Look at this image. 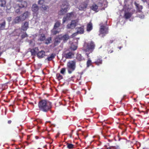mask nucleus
Returning a JSON list of instances; mask_svg holds the SVG:
<instances>
[{"instance_id":"obj_1","label":"nucleus","mask_w":149,"mask_h":149,"mask_svg":"<svg viewBox=\"0 0 149 149\" xmlns=\"http://www.w3.org/2000/svg\"><path fill=\"white\" fill-rule=\"evenodd\" d=\"M38 107L40 111L47 112L51 111L52 104L51 102L46 99H42L39 102Z\"/></svg>"},{"instance_id":"obj_2","label":"nucleus","mask_w":149,"mask_h":149,"mask_svg":"<svg viewBox=\"0 0 149 149\" xmlns=\"http://www.w3.org/2000/svg\"><path fill=\"white\" fill-rule=\"evenodd\" d=\"M67 65L68 73L70 74H71L76 68V61L75 60L70 61L67 62Z\"/></svg>"},{"instance_id":"obj_3","label":"nucleus","mask_w":149,"mask_h":149,"mask_svg":"<svg viewBox=\"0 0 149 149\" xmlns=\"http://www.w3.org/2000/svg\"><path fill=\"white\" fill-rule=\"evenodd\" d=\"M86 49H84V50L85 52H92L95 49V45L93 41L86 43Z\"/></svg>"},{"instance_id":"obj_4","label":"nucleus","mask_w":149,"mask_h":149,"mask_svg":"<svg viewBox=\"0 0 149 149\" xmlns=\"http://www.w3.org/2000/svg\"><path fill=\"white\" fill-rule=\"evenodd\" d=\"M61 24V22L58 21L55 23L53 28L52 30V33L53 35H55L59 33L60 31V29L58 28L60 26Z\"/></svg>"},{"instance_id":"obj_5","label":"nucleus","mask_w":149,"mask_h":149,"mask_svg":"<svg viewBox=\"0 0 149 149\" xmlns=\"http://www.w3.org/2000/svg\"><path fill=\"white\" fill-rule=\"evenodd\" d=\"M108 27L104 25H102L100 26V33L102 35L103 37L105 35L108 33Z\"/></svg>"},{"instance_id":"obj_6","label":"nucleus","mask_w":149,"mask_h":149,"mask_svg":"<svg viewBox=\"0 0 149 149\" xmlns=\"http://www.w3.org/2000/svg\"><path fill=\"white\" fill-rule=\"evenodd\" d=\"M27 3L26 1H24L22 2L21 4H18L16 5L15 7V11L17 13H18L20 12V9L24 8H26L27 7Z\"/></svg>"},{"instance_id":"obj_7","label":"nucleus","mask_w":149,"mask_h":149,"mask_svg":"<svg viewBox=\"0 0 149 149\" xmlns=\"http://www.w3.org/2000/svg\"><path fill=\"white\" fill-rule=\"evenodd\" d=\"M78 20L77 19L72 20L70 23L68 24L67 28L68 29H73L77 25Z\"/></svg>"},{"instance_id":"obj_8","label":"nucleus","mask_w":149,"mask_h":149,"mask_svg":"<svg viewBox=\"0 0 149 149\" xmlns=\"http://www.w3.org/2000/svg\"><path fill=\"white\" fill-rule=\"evenodd\" d=\"M31 9L32 11L33 12V14H36V15H37L39 10V7L36 4H33L32 5Z\"/></svg>"},{"instance_id":"obj_9","label":"nucleus","mask_w":149,"mask_h":149,"mask_svg":"<svg viewBox=\"0 0 149 149\" xmlns=\"http://www.w3.org/2000/svg\"><path fill=\"white\" fill-rule=\"evenodd\" d=\"M64 35L63 36H61V35L59 36L58 37L56 38L55 39V41L54 42V45H56L57 44L60 42V40L63 39V40H65V37Z\"/></svg>"},{"instance_id":"obj_10","label":"nucleus","mask_w":149,"mask_h":149,"mask_svg":"<svg viewBox=\"0 0 149 149\" xmlns=\"http://www.w3.org/2000/svg\"><path fill=\"white\" fill-rule=\"evenodd\" d=\"M77 29V31L75 33H74L73 34L74 36L77 35L78 33L80 34H82L84 32V26H82L80 27H78L76 28Z\"/></svg>"},{"instance_id":"obj_11","label":"nucleus","mask_w":149,"mask_h":149,"mask_svg":"<svg viewBox=\"0 0 149 149\" xmlns=\"http://www.w3.org/2000/svg\"><path fill=\"white\" fill-rule=\"evenodd\" d=\"M94 63L97 65L102 64V57L101 56H97L94 62Z\"/></svg>"},{"instance_id":"obj_12","label":"nucleus","mask_w":149,"mask_h":149,"mask_svg":"<svg viewBox=\"0 0 149 149\" xmlns=\"http://www.w3.org/2000/svg\"><path fill=\"white\" fill-rule=\"evenodd\" d=\"M65 4H63L61 6V9L58 12V14L59 15H64L65 13Z\"/></svg>"},{"instance_id":"obj_13","label":"nucleus","mask_w":149,"mask_h":149,"mask_svg":"<svg viewBox=\"0 0 149 149\" xmlns=\"http://www.w3.org/2000/svg\"><path fill=\"white\" fill-rule=\"evenodd\" d=\"M74 53L72 52H69L66 53V59H72L74 57Z\"/></svg>"},{"instance_id":"obj_14","label":"nucleus","mask_w":149,"mask_h":149,"mask_svg":"<svg viewBox=\"0 0 149 149\" xmlns=\"http://www.w3.org/2000/svg\"><path fill=\"white\" fill-rule=\"evenodd\" d=\"M29 22H25L22 26V29L23 31H26L29 28Z\"/></svg>"},{"instance_id":"obj_15","label":"nucleus","mask_w":149,"mask_h":149,"mask_svg":"<svg viewBox=\"0 0 149 149\" xmlns=\"http://www.w3.org/2000/svg\"><path fill=\"white\" fill-rule=\"evenodd\" d=\"M56 56V55L55 54H51L45 59V61H52L55 58Z\"/></svg>"},{"instance_id":"obj_16","label":"nucleus","mask_w":149,"mask_h":149,"mask_svg":"<svg viewBox=\"0 0 149 149\" xmlns=\"http://www.w3.org/2000/svg\"><path fill=\"white\" fill-rule=\"evenodd\" d=\"M29 15V13L26 11L24 12L22 15H20V17L22 18V21H24L28 17Z\"/></svg>"},{"instance_id":"obj_17","label":"nucleus","mask_w":149,"mask_h":149,"mask_svg":"<svg viewBox=\"0 0 149 149\" xmlns=\"http://www.w3.org/2000/svg\"><path fill=\"white\" fill-rule=\"evenodd\" d=\"M45 53V52L44 51L41 50L37 53V56L39 58H42L46 56Z\"/></svg>"},{"instance_id":"obj_18","label":"nucleus","mask_w":149,"mask_h":149,"mask_svg":"<svg viewBox=\"0 0 149 149\" xmlns=\"http://www.w3.org/2000/svg\"><path fill=\"white\" fill-rule=\"evenodd\" d=\"M87 6V3L86 2H83L79 5V9L80 10H83L86 8Z\"/></svg>"},{"instance_id":"obj_19","label":"nucleus","mask_w":149,"mask_h":149,"mask_svg":"<svg viewBox=\"0 0 149 149\" xmlns=\"http://www.w3.org/2000/svg\"><path fill=\"white\" fill-rule=\"evenodd\" d=\"M74 16V12H71L67 13L66 15V19H70L73 18Z\"/></svg>"},{"instance_id":"obj_20","label":"nucleus","mask_w":149,"mask_h":149,"mask_svg":"<svg viewBox=\"0 0 149 149\" xmlns=\"http://www.w3.org/2000/svg\"><path fill=\"white\" fill-rule=\"evenodd\" d=\"M134 4L136 6L137 11L139 12H141V10L143 8V6L137 3L136 2L134 3Z\"/></svg>"},{"instance_id":"obj_21","label":"nucleus","mask_w":149,"mask_h":149,"mask_svg":"<svg viewBox=\"0 0 149 149\" xmlns=\"http://www.w3.org/2000/svg\"><path fill=\"white\" fill-rule=\"evenodd\" d=\"M21 21H22V18L20 15L15 18L13 20V22L15 24H17Z\"/></svg>"},{"instance_id":"obj_22","label":"nucleus","mask_w":149,"mask_h":149,"mask_svg":"<svg viewBox=\"0 0 149 149\" xmlns=\"http://www.w3.org/2000/svg\"><path fill=\"white\" fill-rule=\"evenodd\" d=\"M93 29V24L92 23L90 22L88 23L87 25L86 31L89 32Z\"/></svg>"},{"instance_id":"obj_23","label":"nucleus","mask_w":149,"mask_h":149,"mask_svg":"<svg viewBox=\"0 0 149 149\" xmlns=\"http://www.w3.org/2000/svg\"><path fill=\"white\" fill-rule=\"evenodd\" d=\"M132 14L133 13L132 12H125V13L124 17L125 19H128L131 17Z\"/></svg>"},{"instance_id":"obj_24","label":"nucleus","mask_w":149,"mask_h":149,"mask_svg":"<svg viewBox=\"0 0 149 149\" xmlns=\"http://www.w3.org/2000/svg\"><path fill=\"white\" fill-rule=\"evenodd\" d=\"M91 9L97 12L98 6L95 4H93L91 7Z\"/></svg>"},{"instance_id":"obj_25","label":"nucleus","mask_w":149,"mask_h":149,"mask_svg":"<svg viewBox=\"0 0 149 149\" xmlns=\"http://www.w3.org/2000/svg\"><path fill=\"white\" fill-rule=\"evenodd\" d=\"M45 36L44 34H42L40 35L39 38L38 39V40L40 41H43L45 39Z\"/></svg>"},{"instance_id":"obj_26","label":"nucleus","mask_w":149,"mask_h":149,"mask_svg":"<svg viewBox=\"0 0 149 149\" xmlns=\"http://www.w3.org/2000/svg\"><path fill=\"white\" fill-rule=\"evenodd\" d=\"M6 0H0V6L1 7H5L6 6Z\"/></svg>"},{"instance_id":"obj_27","label":"nucleus","mask_w":149,"mask_h":149,"mask_svg":"<svg viewBox=\"0 0 149 149\" xmlns=\"http://www.w3.org/2000/svg\"><path fill=\"white\" fill-rule=\"evenodd\" d=\"M67 146V148L68 149H72L74 147V145L72 143H69L66 142Z\"/></svg>"},{"instance_id":"obj_28","label":"nucleus","mask_w":149,"mask_h":149,"mask_svg":"<svg viewBox=\"0 0 149 149\" xmlns=\"http://www.w3.org/2000/svg\"><path fill=\"white\" fill-rule=\"evenodd\" d=\"M6 22L5 20L2 23L0 24V30H3L5 27Z\"/></svg>"},{"instance_id":"obj_29","label":"nucleus","mask_w":149,"mask_h":149,"mask_svg":"<svg viewBox=\"0 0 149 149\" xmlns=\"http://www.w3.org/2000/svg\"><path fill=\"white\" fill-rule=\"evenodd\" d=\"M77 48V46L73 43H72L70 46V49L71 50L75 51L76 50Z\"/></svg>"},{"instance_id":"obj_30","label":"nucleus","mask_w":149,"mask_h":149,"mask_svg":"<svg viewBox=\"0 0 149 149\" xmlns=\"http://www.w3.org/2000/svg\"><path fill=\"white\" fill-rule=\"evenodd\" d=\"M76 59L79 61H81L83 59L82 56L81 54H77L76 56Z\"/></svg>"},{"instance_id":"obj_31","label":"nucleus","mask_w":149,"mask_h":149,"mask_svg":"<svg viewBox=\"0 0 149 149\" xmlns=\"http://www.w3.org/2000/svg\"><path fill=\"white\" fill-rule=\"evenodd\" d=\"M41 7L44 10H48L49 8V7L48 6L45 5V4L42 6Z\"/></svg>"},{"instance_id":"obj_32","label":"nucleus","mask_w":149,"mask_h":149,"mask_svg":"<svg viewBox=\"0 0 149 149\" xmlns=\"http://www.w3.org/2000/svg\"><path fill=\"white\" fill-rule=\"evenodd\" d=\"M56 77L58 80H60L61 79H63V77L62 75H61L60 73H58L56 74Z\"/></svg>"},{"instance_id":"obj_33","label":"nucleus","mask_w":149,"mask_h":149,"mask_svg":"<svg viewBox=\"0 0 149 149\" xmlns=\"http://www.w3.org/2000/svg\"><path fill=\"white\" fill-rule=\"evenodd\" d=\"M45 2V0H39L38 1V4L42 6L44 4Z\"/></svg>"},{"instance_id":"obj_34","label":"nucleus","mask_w":149,"mask_h":149,"mask_svg":"<svg viewBox=\"0 0 149 149\" xmlns=\"http://www.w3.org/2000/svg\"><path fill=\"white\" fill-rule=\"evenodd\" d=\"M92 61L90 59H88L86 62L87 67L88 68L92 65Z\"/></svg>"},{"instance_id":"obj_35","label":"nucleus","mask_w":149,"mask_h":149,"mask_svg":"<svg viewBox=\"0 0 149 149\" xmlns=\"http://www.w3.org/2000/svg\"><path fill=\"white\" fill-rule=\"evenodd\" d=\"M51 40V38H49L45 40V43L48 44L50 43V41Z\"/></svg>"},{"instance_id":"obj_36","label":"nucleus","mask_w":149,"mask_h":149,"mask_svg":"<svg viewBox=\"0 0 149 149\" xmlns=\"http://www.w3.org/2000/svg\"><path fill=\"white\" fill-rule=\"evenodd\" d=\"M30 52L32 55H35L36 54L35 50L34 49H31L30 50Z\"/></svg>"},{"instance_id":"obj_37","label":"nucleus","mask_w":149,"mask_h":149,"mask_svg":"<svg viewBox=\"0 0 149 149\" xmlns=\"http://www.w3.org/2000/svg\"><path fill=\"white\" fill-rule=\"evenodd\" d=\"M28 37V35L26 33H23V34H22L21 36V37L22 38H25V37Z\"/></svg>"},{"instance_id":"obj_38","label":"nucleus","mask_w":149,"mask_h":149,"mask_svg":"<svg viewBox=\"0 0 149 149\" xmlns=\"http://www.w3.org/2000/svg\"><path fill=\"white\" fill-rule=\"evenodd\" d=\"M65 72V68H63L61 69V70L60 71V73L62 74H64Z\"/></svg>"},{"instance_id":"obj_39","label":"nucleus","mask_w":149,"mask_h":149,"mask_svg":"<svg viewBox=\"0 0 149 149\" xmlns=\"http://www.w3.org/2000/svg\"><path fill=\"white\" fill-rule=\"evenodd\" d=\"M70 38V37L68 35L66 34V40H68Z\"/></svg>"},{"instance_id":"obj_40","label":"nucleus","mask_w":149,"mask_h":149,"mask_svg":"<svg viewBox=\"0 0 149 149\" xmlns=\"http://www.w3.org/2000/svg\"><path fill=\"white\" fill-rule=\"evenodd\" d=\"M66 3H66V8H66V10L67 9H68V8H69V5H66Z\"/></svg>"},{"instance_id":"obj_41","label":"nucleus","mask_w":149,"mask_h":149,"mask_svg":"<svg viewBox=\"0 0 149 149\" xmlns=\"http://www.w3.org/2000/svg\"><path fill=\"white\" fill-rule=\"evenodd\" d=\"M113 52V50H108V53H111Z\"/></svg>"},{"instance_id":"obj_42","label":"nucleus","mask_w":149,"mask_h":149,"mask_svg":"<svg viewBox=\"0 0 149 149\" xmlns=\"http://www.w3.org/2000/svg\"><path fill=\"white\" fill-rule=\"evenodd\" d=\"M65 22V17L64 16L63 18V23H64Z\"/></svg>"},{"instance_id":"obj_43","label":"nucleus","mask_w":149,"mask_h":149,"mask_svg":"<svg viewBox=\"0 0 149 149\" xmlns=\"http://www.w3.org/2000/svg\"><path fill=\"white\" fill-rule=\"evenodd\" d=\"M12 122V121L11 120H9L8 121V124H10Z\"/></svg>"},{"instance_id":"obj_44","label":"nucleus","mask_w":149,"mask_h":149,"mask_svg":"<svg viewBox=\"0 0 149 149\" xmlns=\"http://www.w3.org/2000/svg\"><path fill=\"white\" fill-rule=\"evenodd\" d=\"M113 42V40H110L109 41V43H112Z\"/></svg>"},{"instance_id":"obj_45","label":"nucleus","mask_w":149,"mask_h":149,"mask_svg":"<svg viewBox=\"0 0 149 149\" xmlns=\"http://www.w3.org/2000/svg\"><path fill=\"white\" fill-rule=\"evenodd\" d=\"M89 53H86V55L87 56L88 58L89 57Z\"/></svg>"},{"instance_id":"obj_46","label":"nucleus","mask_w":149,"mask_h":149,"mask_svg":"<svg viewBox=\"0 0 149 149\" xmlns=\"http://www.w3.org/2000/svg\"><path fill=\"white\" fill-rule=\"evenodd\" d=\"M17 1L19 2H22L23 0H16Z\"/></svg>"},{"instance_id":"obj_47","label":"nucleus","mask_w":149,"mask_h":149,"mask_svg":"<svg viewBox=\"0 0 149 149\" xmlns=\"http://www.w3.org/2000/svg\"><path fill=\"white\" fill-rule=\"evenodd\" d=\"M122 47H121V46H120V47H118V48L119 49H121L122 48Z\"/></svg>"},{"instance_id":"obj_48","label":"nucleus","mask_w":149,"mask_h":149,"mask_svg":"<svg viewBox=\"0 0 149 149\" xmlns=\"http://www.w3.org/2000/svg\"><path fill=\"white\" fill-rule=\"evenodd\" d=\"M112 148H113V149H118L117 148L115 147H113Z\"/></svg>"},{"instance_id":"obj_49","label":"nucleus","mask_w":149,"mask_h":149,"mask_svg":"<svg viewBox=\"0 0 149 149\" xmlns=\"http://www.w3.org/2000/svg\"><path fill=\"white\" fill-rule=\"evenodd\" d=\"M72 134H70V137H72Z\"/></svg>"},{"instance_id":"obj_50","label":"nucleus","mask_w":149,"mask_h":149,"mask_svg":"<svg viewBox=\"0 0 149 149\" xmlns=\"http://www.w3.org/2000/svg\"><path fill=\"white\" fill-rule=\"evenodd\" d=\"M106 149H113V148H112V149H111L110 147Z\"/></svg>"},{"instance_id":"obj_51","label":"nucleus","mask_w":149,"mask_h":149,"mask_svg":"<svg viewBox=\"0 0 149 149\" xmlns=\"http://www.w3.org/2000/svg\"><path fill=\"white\" fill-rule=\"evenodd\" d=\"M2 53L0 52V56H1V54H2Z\"/></svg>"},{"instance_id":"obj_52","label":"nucleus","mask_w":149,"mask_h":149,"mask_svg":"<svg viewBox=\"0 0 149 149\" xmlns=\"http://www.w3.org/2000/svg\"><path fill=\"white\" fill-rule=\"evenodd\" d=\"M141 112H143V113H144V112H144V111H141Z\"/></svg>"},{"instance_id":"obj_53","label":"nucleus","mask_w":149,"mask_h":149,"mask_svg":"<svg viewBox=\"0 0 149 149\" xmlns=\"http://www.w3.org/2000/svg\"><path fill=\"white\" fill-rule=\"evenodd\" d=\"M65 140V137H64V140Z\"/></svg>"},{"instance_id":"obj_54","label":"nucleus","mask_w":149,"mask_h":149,"mask_svg":"<svg viewBox=\"0 0 149 149\" xmlns=\"http://www.w3.org/2000/svg\"><path fill=\"white\" fill-rule=\"evenodd\" d=\"M138 111H139V109H138Z\"/></svg>"}]
</instances>
